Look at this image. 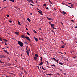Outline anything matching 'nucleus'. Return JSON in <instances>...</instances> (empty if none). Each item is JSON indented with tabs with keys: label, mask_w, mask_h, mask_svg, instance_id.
<instances>
[{
	"label": "nucleus",
	"mask_w": 77,
	"mask_h": 77,
	"mask_svg": "<svg viewBox=\"0 0 77 77\" xmlns=\"http://www.w3.org/2000/svg\"><path fill=\"white\" fill-rule=\"evenodd\" d=\"M18 44H19V45H20V47H23V42H22L20 41H18Z\"/></svg>",
	"instance_id": "nucleus-1"
},
{
	"label": "nucleus",
	"mask_w": 77,
	"mask_h": 77,
	"mask_svg": "<svg viewBox=\"0 0 77 77\" xmlns=\"http://www.w3.org/2000/svg\"><path fill=\"white\" fill-rule=\"evenodd\" d=\"M0 58L2 59V58H6V56L3 55H0Z\"/></svg>",
	"instance_id": "nucleus-2"
},
{
	"label": "nucleus",
	"mask_w": 77,
	"mask_h": 77,
	"mask_svg": "<svg viewBox=\"0 0 77 77\" xmlns=\"http://www.w3.org/2000/svg\"><path fill=\"white\" fill-rule=\"evenodd\" d=\"M26 39H27V40H28V41H29L30 42H31V40L30 38H29V37H26Z\"/></svg>",
	"instance_id": "nucleus-3"
},
{
	"label": "nucleus",
	"mask_w": 77,
	"mask_h": 77,
	"mask_svg": "<svg viewBox=\"0 0 77 77\" xmlns=\"http://www.w3.org/2000/svg\"><path fill=\"white\" fill-rule=\"evenodd\" d=\"M21 37L22 38H24V39H25V38H26V37L24 35H22L21 36Z\"/></svg>",
	"instance_id": "nucleus-4"
},
{
	"label": "nucleus",
	"mask_w": 77,
	"mask_h": 77,
	"mask_svg": "<svg viewBox=\"0 0 77 77\" xmlns=\"http://www.w3.org/2000/svg\"><path fill=\"white\" fill-rule=\"evenodd\" d=\"M44 63L43 62H41L39 64V65H42Z\"/></svg>",
	"instance_id": "nucleus-5"
},
{
	"label": "nucleus",
	"mask_w": 77,
	"mask_h": 77,
	"mask_svg": "<svg viewBox=\"0 0 77 77\" xmlns=\"http://www.w3.org/2000/svg\"><path fill=\"white\" fill-rule=\"evenodd\" d=\"M54 60H55V62H59V60H56L55 58H54Z\"/></svg>",
	"instance_id": "nucleus-6"
},
{
	"label": "nucleus",
	"mask_w": 77,
	"mask_h": 77,
	"mask_svg": "<svg viewBox=\"0 0 77 77\" xmlns=\"http://www.w3.org/2000/svg\"><path fill=\"white\" fill-rule=\"evenodd\" d=\"M34 38L35 39V40L37 42L38 41V38H36L35 37H34Z\"/></svg>",
	"instance_id": "nucleus-7"
},
{
	"label": "nucleus",
	"mask_w": 77,
	"mask_h": 77,
	"mask_svg": "<svg viewBox=\"0 0 77 77\" xmlns=\"http://www.w3.org/2000/svg\"><path fill=\"white\" fill-rule=\"evenodd\" d=\"M4 51L5 52V53H7V54H9V52L7 51H5L4 50Z\"/></svg>",
	"instance_id": "nucleus-8"
},
{
	"label": "nucleus",
	"mask_w": 77,
	"mask_h": 77,
	"mask_svg": "<svg viewBox=\"0 0 77 77\" xmlns=\"http://www.w3.org/2000/svg\"><path fill=\"white\" fill-rule=\"evenodd\" d=\"M15 33H16V34H17V35H19V32H15Z\"/></svg>",
	"instance_id": "nucleus-9"
},
{
	"label": "nucleus",
	"mask_w": 77,
	"mask_h": 77,
	"mask_svg": "<svg viewBox=\"0 0 77 77\" xmlns=\"http://www.w3.org/2000/svg\"><path fill=\"white\" fill-rule=\"evenodd\" d=\"M38 12H39V14L42 15H43V14H42V13L41 11H38Z\"/></svg>",
	"instance_id": "nucleus-10"
},
{
	"label": "nucleus",
	"mask_w": 77,
	"mask_h": 77,
	"mask_svg": "<svg viewBox=\"0 0 77 77\" xmlns=\"http://www.w3.org/2000/svg\"><path fill=\"white\" fill-rule=\"evenodd\" d=\"M47 19L48 20H52V19L50 18H48V17H47Z\"/></svg>",
	"instance_id": "nucleus-11"
},
{
	"label": "nucleus",
	"mask_w": 77,
	"mask_h": 77,
	"mask_svg": "<svg viewBox=\"0 0 77 77\" xmlns=\"http://www.w3.org/2000/svg\"><path fill=\"white\" fill-rule=\"evenodd\" d=\"M34 59L35 60H36L37 59V57H34Z\"/></svg>",
	"instance_id": "nucleus-12"
},
{
	"label": "nucleus",
	"mask_w": 77,
	"mask_h": 77,
	"mask_svg": "<svg viewBox=\"0 0 77 77\" xmlns=\"http://www.w3.org/2000/svg\"><path fill=\"white\" fill-rule=\"evenodd\" d=\"M26 53H27V54L28 56H29V52L27 51H26Z\"/></svg>",
	"instance_id": "nucleus-13"
},
{
	"label": "nucleus",
	"mask_w": 77,
	"mask_h": 77,
	"mask_svg": "<svg viewBox=\"0 0 77 77\" xmlns=\"http://www.w3.org/2000/svg\"><path fill=\"white\" fill-rule=\"evenodd\" d=\"M47 75H50V76H51V75H53V74H47Z\"/></svg>",
	"instance_id": "nucleus-14"
},
{
	"label": "nucleus",
	"mask_w": 77,
	"mask_h": 77,
	"mask_svg": "<svg viewBox=\"0 0 77 77\" xmlns=\"http://www.w3.org/2000/svg\"><path fill=\"white\" fill-rule=\"evenodd\" d=\"M41 58V59H40V60H41V62H42V57H40Z\"/></svg>",
	"instance_id": "nucleus-15"
},
{
	"label": "nucleus",
	"mask_w": 77,
	"mask_h": 77,
	"mask_svg": "<svg viewBox=\"0 0 77 77\" xmlns=\"http://www.w3.org/2000/svg\"><path fill=\"white\" fill-rule=\"evenodd\" d=\"M27 20H28V21H29V22H30V21H31V20L30 19L28 18Z\"/></svg>",
	"instance_id": "nucleus-16"
},
{
	"label": "nucleus",
	"mask_w": 77,
	"mask_h": 77,
	"mask_svg": "<svg viewBox=\"0 0 77 77\" xmlns=\"http://www.w3.org/2000/svg\"><path fill=\"white\" fill-rule=\"evenodd\" d=\"M52 28H53V29H56V28H54V26H51Z\"/></svg>",
	"instance_id": "nucleus-17"
},
{
	"label": "nucleus",
	"mask_w": 77,
	"mask_h": 77,
	"mask_svg": "<svg viewBox=\"0 0 77 77\" xmlns=\"http://www.w3.org/2000/svg\"><path fill=\"white\" fill-rule=\"evenodd\" d=\"M37 68H38V69H39L40 71H41V69H39V66H37Z\"/></svg>",
	"instance_id": "nucleus-18"
},
{
	"label": "nucleus",
	"mask_w": 77,
	"mask_h": 77,
	"mask_svg": "<svg viewBox=\"0 0 77 77\" xmlns=\"http://www.w3.org/2000/svg\"><path fill=\"white\" fill-rule=\"evenodd\" d=\"M45 62L47 63V65H49V63L47 61H45Z\"/></svg>",
	"instance_id": "nucleus-19"
},
{
	"label": "nucleus",
	"mask_w": 77,
	"mask_h": 77,
	"mask_svg": "<svg viewBox=\"0 0 77 77\" xmlns=\"http://www.w3.org/2000/svg\"><path fill=\"white\" fill-rule=\"evenodd\" d=\"M2 39L4 41H5V42H7V41H8V40H6V39Z\"/></svg>",
	"instance_id": "nucleus-20"
},
{
	"label": "nucleus",
	"mask_w": 77,
	"mask_h": 77,
	"mask_svg": "<svg viewBox=\"0 0 77 77\" xmlns=\"http://www.w3.org/2000/svg\"><path fill=\"white\" fill-rule=\"evenodd\" d=\"M33 32H34V33H37V32H36V31L34 30L33 31Z\"/></svg>",
	"instance_id": "nucleus-21"
},
{
	"label": "nucleus",
	"mask_w": 77,
	"mask_h": 77,
	"mask_svg": "<svg viewBox=\"0 0 77 77\" xmlns=\"http://www.w3.org/2000/svg\"><path fill=\"white\" fill-rule=\"evenodd\" d=\"M64 47H65V45H63L62 46V48H64Z\"/></svg>",
	"instance_id": "nucleus-22"
},
{
	"label": "nucleus",
	"mask_w": 77,
	"mask_h": 77,
	"mask_svg": "<svg viewBox=\"0 0 77 77\" xmlns=\"http://www.w3.org/2000/svg\"><path fill=\"white\" fill-rule=\"evenodd\" d=\"M35 56L36 57H38V54H35Z\"/></svg>",
	"instance_id": "nucleus-23"
},
{
	"label": "nucleus",
	"mask_w": 77,
	"mask_h": 77,
	"mask_svg": "<svg viewBox=\"0 0 77 77\" xmlns=\"http://www.w3.org/2000/svg\"><path fill=\"white\" fill-rule=\"evenodd\" d=\"M39 40H40L41 41L42 40V38H39Z\"/></svg>",
	"instance_id": "nucleus-24"
},
{
	"label": "nucleus",
	"mask_w": 77,
	"mask_h": 77,
	"mask_svg": "<svg viewBox=\"0 0 77 77\" xmlns=\"http://www.w3.org/2000/svg\"><path fill=\"white\" fill-rule=\"evenodd\" d=\"M10 1H11V2H15V0H10Z\"/></svg>",
	"instance_id": "nucleus-25"
},
{
	"label": "nucleus",
	"mask_w": 77,
	"mask_h": 77,
	"mask_svg": "<svg viewBox=\"0 0 77 77\" xmlns=\"http://www.w3.org/2000/svg\"><path fill=\"white\" fill-rule=\"evenodd\" d=\"M51 26H54V24H51Z\"/></svg>",
	"instance_id": "nucleus-26"
},
{
	"label": "nucleus",
	"mask_w": 77,
	"mask_h": 77,
	"mask_svg": "<svg viewBox=\"0 0 77 77\" xmlns=\"http://www.w3.org/2000/svg\"><path fill=\"white\" fill-rule=\"evenodd\" d=\"M18 24L19 25H21L20 22H19V21H18Z\"/></svg>",
	"instance_id": "nucleus-27"
},
{
	"label": "nucleus",
	"mask_w": 77,
	"mask_h": 77,
	"mask_svg": "<svg viewBox=\"0 0 77 77\" xmlns=\"http://www.w3.org/2000/svg\"><path fill=\"white\" fill-rule=\"evenodd\" d=\"M59 63L60 65H63V63H61V62H59Z\"/></svg>",
	"instance_id": "nucleus-28"
},
{
	"label": "nucleus",
	"mask_w": 77,
	"mask_h": 77,
	"mask_svg": "<svg viewBox=\"0 0 77 77\" xmlns=\"http://www.w3.org/2000/svg\"><path fill=\"white\" fill-rule=\"evenodd\" d=\"M63 12L65 14H66V12H65L64 11H63Z\"/></svg>",
	"instance_id": "nucleus-29"
},
{
	"label": "nucleus",
	"mask_w": 77,
	"mask_h": 77,
	"mask_svg": "<svg viewBox=\"0 0 77 77\" xmlns=\"http://www.w3.org/2000/svg\"><path fill=\"white\" fill-rule=\"evenodd\" d=\"M27 34H28V35H29V36H30V34H29L28 32H27Z\"/></svg>",
	"instance_id": "nucleus-30"
},
{
	"label": "nucleus",
	"mask_w": 77,
	"mask_h": 77,
	"mask_svg": "<svg viewBox=\"0 0 77 77\" xmlns=\"http://www.w3.org/2000/svg\"><path fill=\"white\" fill-rule=\"evenodd\" d=\"M49 2L50 3H51V4H52V2H51L50 1V0H49Z\"/></svg>",
	"instance_id": "nucleus-31"
},
{
	"label": "nucleus",
	"mask_w": 77,
	"mask_h": 77,
	"mask_svg": "<svg viewBox=\"0 0 77 77\" xmlns=\"http://www.w3.org/2000/svg\"><path fill=\"white\" fill-rule=\"evenodd\" d=\"M46 4H43V6H46Z\"/></svg>",
	"instance_id": "nucleus-32"
},
{
	"label": "nucleus",
	"mask_w": 77,
	"mask_h": 77,
	"mask_svg": "<svg viewBox=\"0 0 77 77\" xmlns=\"http://www.w3.org/2000/svg\"><path fill=\"white\" fill-rule=\"evenodd\" d=\"M52 66H54V67H55V65L54 64H53L51 65Z\"/></svg>",
	"instance_id": "nucleus-33"
},
{
	"label": "nucleus",
	"mask_w": 77,
	"mask_h": 77,
	"mask_svg": "<svg viewBox=\"0 0 77 77\" xmlns=\"http://www.w3.org/2000/svg\"><path fill=\"white\" fill-rule=\"evenodd\" d=\"M8 65L7 66H10V65H11V64H8Z\"/></svg>",
	"instance_id": "nucleus-34"
},
{
	"label": "nucleus",
	"mask_w": 77,
	"mask_h": 77,
	"mask_svg": "<svg viewBox=\"0 0 77 77\" xmlns=\"http://www.w3.org/2000/svg\"><path fill=\"white\" fill-rule=\"evenodd\" d=\"M27 1L28 2H29V3H30V2H31L30 1V0H27Z\"/></svg>",
	"instance_id": "nucleus-35"
},
{
	"label": "nucleus",
	"mask_w": 77,
	"mask_h": 77,
	"mask_svg": "<svg viewBox=\"0 0 77 77\" xmlns=\"http://www.w3.org/2000/svg\"><path fill=\"white\" fill-rule=\"evenodd\" d=\"M49 24H50V25H51V22H49Z\"/></svg>",
	"instance_id": "nucleus-36"
},
{
	"label": "nucleus",
	"mask_w": 77,
	"mask_h": 77,
	"mask_svg": "<svg viewBox=\"0 0 77 77\" xmlns=\"http://www.w3.org/2000/svg\"><path fill=\"white\" fill-rule=\"evenodd\" d=\"M54 35H56V33H55V32H54V31L53 32Z\"/></svg>",
	"instance_id": "nucleus-37"
},
{
	"label": "nucleus",
	"mask_w": 77,
	"mask_h": 77,
	"mask_svg": "<svg viewBox=\"0 0 77 77\" xmlns=\"http://www.w3.org/2000/svg\"><path fill=\"white\" fill-rule=\"evenodd\" d=\"M39 11H40V12H41L42 13V11H41V10H39Z\"/></svg>",
	"instance_id": "nucleus-38"
},
{
	"label": "nucleus",
	"mask_w": 77,
	"mask_h": 77,
	"mask_svg": "<svg viewBox=\"0 0 77 77\" xmlns=\"http://www.w3.org/2000/svg\"><path fill=\"white\" fill-rule=\"evenodd\" d=\"M30 5L31 6H34L33 5V4H30Z\"/></svg>",
	"instance_id": "nucleus-39"
},
{
	"label": "nucleus",
	"mask_w": 77,
	"mask_h": 77,
	"mask_svg": "<svg viewBox=\"0 0 77 77\" xmlns=\"http://www.w3.org/2000/svg\"><path fill=\"white\" fill-rule=\"evenodd\" d=\"M31 2L32 3H34V2H33V1H31Z\"/></svg>",
	"instance_id": "nucleus-40"
},
{
	"label": "nucleus",
	"mask_w": 77,
	"mask_h": 77,
	"mask_svg": "<svg viewBox=\"0 0 77 77\" xmlns=\"http://www.w3.org/2000/svg\"><path fill=\"white\" fill-rule=\"evenodd\" d=\"M0 63H4V62H2V61L0 60Z\"/></svg>",
	"instance_id": "nucleus-41"
},
{
	"label": "nucleus",
	"mask_w": 77,
	"mask_h": 77,
	"mask_svg": "<svg viewBox=\"0 0 77 77\" xmlns=\"http://www.w3.org/2000/svg\"><path fill=\"white\" fill-rule=\"evenodd\" d=\"M7 17H9V15H7Z\"/></svg>",
	"instance_id": "nucleus-42"
},
{
	"label": "nucleus",
	"mask_w": 77,
	"mask_h": 77,
	"mask_svg": "<svg viewBox=\"0 0 77 77\" xmlns=\"http://www.w3.org/2000/svg\"><path fill=\"white\" fill-rule=\"evenodd\" d=\"M30 15H33V14L32 13H30Z\"/></svg>",
	"instance_id": "nucleus-43"
},
{
	"label": "nucleus",
	"mask_w": 77,
	"mask_h": 77,
	"mask_svg": "<svg viewBox=\"0 0 77 77\" xmlns=\"http://www.w3.org/2000/svg\"><path fill=\"white\" fill-rule=\"evenodd\" d=\"M9 22H10V23H12V21H11V20H10V21H9Z\"/></svg>",
	"instance_id": "nucleus-44"
},
{
	"label": "nucleus",
	"mask_w": 77,
	"mask_h": 77,
	"mask_svg": "<svg viewBox=\"0 0 77 77\" xmlns=\"http://www.w3.org/2000/svg\"><path fill=\"white\" fill-rule=\"evenodd\" d=\"M42 69H43V70H44V71L45 70V69H44V67H42Z\"/></svg>",
	"instance_id": "nucleus-45"
},
{
	"label": "nucleus",
	"mask_w": 77,
	"mask_h": 77,
	"mask_svg": "<svg viewBox=\"0 0 77 77\" xmlns=\"http://www.w3.org/2000/svg\"><path fill=\"white\" fill-rule=\"evenodd\" d=\"M76 57H73V58H74V59H76Z\"/></svg>",
	"instance_id": "nucleus-46"
},
{
	"label": "nucleus",
	"mask_w": 77,
	"mask_h": 77,
	"mask_svg": "<svg viewBox=\"0 0 77 77\" xmlns=\"http://www.w3.org/2000/svg\"><path fill=\"white\" fill-rule=\"evenodd\" d=\"M71 21H72V22H74V20H72V19L71 20Z\"/></svg>",
	"instance_id": "nucleus-47"
},
{
	"label": "nucleus",
	"mask_w": 77,
	"mask_h": 77,
	"mask_svg": "<svg viewBox=\"0 0 77 77\" xmlns=\"http://www.w3.org/2000/svg\"><path fill=\"white\" fill-rule=\"evenodd\" d=\"M57 74L58 75H60V74H59L58 73H57Z\"/></svg>",
	"instance_id": "nucleus-48"
},
{
	"label": "nucleus",
	"mask_w": 77,
	"mask_h": 77,
	"mask_svg": "<svg viewBox=\"0 0 77 77\" xmlns=\"http://www.w3.org/2000/svg\"><path fill=\"white\" fill-rule=\"evenodd\" d=\"M39 30H42L41 28H39Z\"/></svg>",
	"instance_id": "nucleus-49"
},
{
	"label": "nucleus",
	"mask_w": 77,
	"mask_h": 77,
	"mask_svg": "<svg viewBox=\"0 0 77 77\" xmlns=\"http://www.w3.org/2000/svg\"><path fill=\"white\" fill-rule=\"evenodd\" d=\"M25 44H27V42H24Z\"/></svg>",
	"instance_id": "nucleus-50"
},
{
	"label": "nucleus",
	"mask_w": 77,
	"mask_h": 77,
	"mask_svg": "<svg viewBox=\"0 0 77 77\" xmlns=\"http://www.w3.org/2000/svg\"><path fill=\"white\" fill-rule=\"evenodd\" d=\"M5 45H7V44L6 43H5Z\"/></svg>",
	"instance_id": "nucleus-51"
},
{
	"label": "nucleus",
	"mask_w": 77,
	"mask_h": 77,
	"mask_svg": "<svg viewBox=\"0 0 77 77\" xmlns=\"http://www.w3.org/2000/svg\"><path fill=\"white\" fill-rule=\"evenodd\" d=\"M46 9H48V8L47 7V8H46Z\"/></svg>",
	"instance_id": "nucleus-52"
},
{
	"label": "nucleus",
	"mask_w": 77,
	"mask_h": 77,
	"mask_svg": "<svg viewBox=\"0 0 77 77\" xmlns=\"http://www.w3.org/2000/svg\"><path fill=\"white\" fill-rule=\"evenodd\" d=\"M26 29L27 30H28V29L26 28Z\"/></svg>",
	"instance_id": "nucleus-53"
},
{
	"label": "nucleus",
	"mask_w": 77,
	"mask_h": 77,
	"mask_svg": "<svg viewBox=\"0 0 77 77\" xmlns=\"http://www.w3.org/2000/svg\"><path fill=\"white\" fill-rule=\"evenodd\" d=\"M62 42L63 43V44H64V42H63V41H62Z\"/></svg>",
	"instance_id": "nucleus-54"
},
{
	"label": "nucleus",
	"mask_w": 77,
	"mask_h": 77,
	"mask_svg": "<svg viewBox=\"0 0 77 77\" xmlns=\"http://www.w3.org/2000/svg\"><path fill=\"white\" fill-rule=\"evenodd\" d=\"M70 8H73V7H72H72H70Z\"/></svg>",
	"instance_id": "nucleus-55"
},
{
	"label": "nucleus",
	"mask_w": 77,
	"mask_h": 77,
	"mask_svg": "<svg viewBox=\"0 0 77 77\" xmlns=\"http://www.w3.org/2000/svg\"><path fill=\"white\" fill-rule=\"evenodd\" d=\"M6 47L7 48H9V47Z\"/></svg>",
	"instance_id": "nucleus-56"
},
{
	"label": "nucleus",
	"mask_w": 77,
	"mask_h": 77,
	"mask_svg": "<svg viewBox=\"0 0 77 77\" xmlns=\"http://www.w3.org/2000/svg\"><path fill=\"white\" fill-rule=\"evenodd\" d=\"M54 10H56V9L55 8H54Z\"/></svg>",
	"instance_id": "nucleus-57"
},
{
	"label": "nucleus",
	"mask_w": 77,
	"mask_h": 77,
	"mask_svg": "<svg viewBox=\"0 0 77 77\" xmlns=\"http://www.w3.org/2000/svg\"><path fill=\"white\" fill-rule=\"evenodd\" d=\"M66 45V44L65 43V44H64V46H65V45Z\"/></svg>",
	"instance_id": "nucleus-58"
},
{
	"label": "nucleus",
	"mask_w": 77,
	"mask_h": 77,
	"mask_svg": "<svg viewBox=\"0 0 77 77\" xmlns=\"http://www.w3.org/2000/svg\"><path fill=\"white\" fill-rule=\"evenodd\" d=\"M0 41H2V38L0 40Z\"/></svg>",
	"instance_id": "nucleus-59"
},
{
	"label": "nucleus",
	"mask_w": 77,
	"mask_h": 77,
	"mask_svg": "<svg viewBox=\"0 0 77 77\" xmlns=\"http://www.w3.org/2000/svg\"><path fill=\"white\" fill-rule=\"evenodd\" d=\"M52 32H54V31H53V30H52Z\"/></svg>",
	"instance_id": "nucleus-60"
},
{
	"label": "nucleus",
	"mask_w": 77,
	"mask_h": 77,
	"mask_svg": "<svg viewBox=\"0 0 77 77\" xmlns=\"http://www.w3.org/2000/svg\"><path fill=\"white\" fill-rule=\"evenodd\" d=\"M1 39H2V37H0V40Z\"/></svg>",
	"instance_id": "nucleus-61"
},
{
	"label": "nucleus",
	"mask_w": 77,
	"mask_h": 77,
	"mask_svg": "<svg viewBox=\"0 0 77 77\" xmlns=\"http://www.w3.org/2000/svg\"><path fill=\"white\" fill-rule=\"evenodd\" d=\"M41 67H42V68H43V66H41Z\"/></svg>",
	"instance_id": "nucleus-62"
},
{
	"label": "nucleus",
	"mask_w": 77,
	"mask_h": 77,
	"mask_svg": "<svg viewBox=\"0 0 77 77\" xmlns=\"http://www.w3.org/2000/svg\"><path fill=\"white\" fill-rule=\"evenodd\" d=\"M75 28H77V26H75Z\"/></svg>",
	"instance_id": "nucleus-63"
},
{
	"label": "nucleus",
	"mask_w": 77,
	"mask_h": 77,
	"mask_svg": "<svg viewBox=\"0 0 77 77\" xmlns=\"http://www.w3.org/2000/svg\"><path fill=\"white\" fill-rule=\"evenodd\" d=\"M64 53H65V54H66V52H65Z\"/></svg>",
	"instance_id": "nucleus-64"
}]
</instances>
